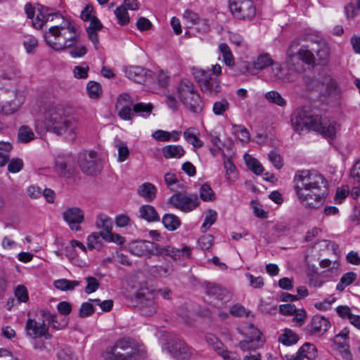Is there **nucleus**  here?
<instances>
[{
	"instance_id": "obj_1",
	"label": "nucleus",
	"mask_w": 360,
	"mask_h": 360,
	"mask_svg": "<svg viewBox=\"0 0 360 360\" xmlns=\"http://www.w3.org/2000/svg\"><path fill=\"white\" fill-rule=\"evenodd\" d=\"M294 189L300 202L309 209H318L328 195V181L316 171H298L294 177Z\"/></svg>"
},
{
	"instance_id": "obj_2",
	"label": "nucleus",
	"mask_w": 360,
	"mask_h": 360,
	"mask_svg": "<svg viewBox=\"0 0 360 360\" xmlns=\"http://www.w3.org/2000/svg\"><path fill=\"white\" fill-rule=\"evenodd\" d=\"M46 124L49 131L63 136L68 141H74L78 131L77 120L69 113L67 108L60 104L49 106L45 116Z\"/></svg>"
},
{
	"instance_id": "obj_3",
	"label": "nucleus",
	"mask_w": 360,
	"mask_h": 360,
	"mask_svg": "<svg viewBox=\"0 0 360 360\" xmlns=\"http://www.w3.org/2000/svg\"><path fill=\"white\" fill-rule=\"evenodd\" d=\"M60 25L51 26L44 34L46 44L57 51L65 50L76 44L80 33L77 27L68 20L62 18Z\"/></svg>"
},
{
	"instance_id": "obj_4",
	"label": "nucleus",
	"mask_w": 360,
	"mask_h": 360,
	"mask_svg": "<svg viewBox=\"0 0 360 360\" xmlns=\"http://www.w3.org/2000/svg\"><path fill=\"white\" fill-rule=\"evenodd\" d=\"M294 129L300 133L304 129L318 131L325 137L333 139L336 134V122L333 120L321 119L305 111L297 112L291 120Z\"/></svg>"
},
{
	"instance_id": "obj_5",
	"label": "nucleus",
	"mask_w": 360,
	"mask_h": 360,
	"mask_svg": "<svg viewBox=\"0 0 360 360\" xmlns=\"http://www.w3.org/2000/svg\"><path fill=\"white\" fill-rule=\"evenodd\" d=\"M298 40H294L290 45L287 51L286 65L289 70H294L299 72L302 68L300 61L308 65L316 63V57L313 53V50L309 49V46H302L298 51H296L299 46Z\"/></svg>"
},
{
	"instance_id": "obj_6",
	"label": "nucleus",
	"mask_w": 360,
	"mask_h": 360,
	"mask_svg": "<svg viewBox=\"0 0 360 360\" xmlns=\"http://www.w3.org/2000/svg\"><path fill=\"white\" fill-rule=\"evenodd\" d=\"M177 94L180 101L193 112H200L203 105L193 84L187 79L182 80L177 86Z\"/></svg>"
},
{
	"instance_id": "obj_7",
	"label": "nucleus",
	"mask_w": 360,
	"mask_h": 360,
	"mask_svg": "<svg viewBox=\"0 0 360 360\" xmlns=\"http://www.w3.org/2000/svg\"><path fill=\"white\" fill-rule=\"evenodd\" d=\"M142 353L140 347H136L134 342L129 338L117 340L108 354L106 360H129L132 356Z\"/></svg>"
},
{
	"instance_id": "obj_8",
	"label": "nucleus",
	"mask_w": 360,
	"mask_h": 360,
	"mask_svg": "<svg viewBox=\"0 0 360 360\" xmlns=\"http://www.w3.org/2000/svg\"><path fill=\"white\" fill-rule=\"evenodd\" d=\"M79 166L83 173L94 176L102 170V164L97 153L91 150L88 153H81L78 160Z\"/></svg>"
},
{
	"instance_id": "obj_9",
	"label": "nucleus",
	"mask_w": 360,
	"mask_h": 360,
	"mask_svg": "<svg viewBox=\"0 0 360 360\" xmlns=\"http://www.w3.org/2000/svg\"><path fill=\"white\" fill-rule=\"evenodd\" d=\"M168 203L176 209L188 212L198 207L200 202L195 194L187 195L179 192L169 198Z\"/></svg>"
},
{
	"instance_id": "obj_10",
	"label": "nucleus",
	"mask_w": 360,
	"mask_h": 360,
	"mask_svg": "<svg viewBox=\"0 0 360 360\" xmlns=\"http://www.w3.org/2000/svg\"><path fill=\"white\" fill-rule=\"evenodd\" d=\"M229 8L239 20H250L256 14V8L251 0H229Z\"/></svg>"
},
{
	"instance_id": "obj_11",
	"label": "nucleus",
	"mask_w": 360,
	"mask_h": 360,
	"mask_svg": "<svg viewBox=\"0 0 360 360\" xmlns=\"http://www.w3.org/2000/svg\"><path fill=\"white\" fill-rule=\"evenodd\" d=\"M25 331L27 335L32 339L44 338L45 340H50L52 338L49 332V326L45 323V319L37 321L29 318L26 321Z\"/></svg>"
},
{
	"instance_id": "obj_12",
	"label": "nucleus",
	"mask_w": 360,
	"mask_h": 360,
	"mask_svg": "<svg viewBox=\"0 0 360 360\" xmlns=\"http://www.w3.org/2000/svg\"><path fill=\"white\" fill-rule=\"evenodd\" d=\"M195 77L203 93L209 96H216L221 91L219 80L211 77L209 71L200 70Z\"/></svg>"
},
{
	"instance_id": "obj_13",
	"label": "nucleus",
	"mask_w": 360,
	"mask_h": 360,
	"mask_svg": "<svg viewBox=\"0 0 360 360\" xmlns=\"http://www.w3.org/2000/svg\"><path fill=\"white\" fill-rule=\"evenodd\" d=\"M349 328L345 327L334 337L333 340L336 351L343 360H353L349 345Z\"/></svg>"
},
{
	"instance_id": "obj_14",
	"label": "nucleus",
	"mask_w": 360,
	"mask_h": 360,
	"mask_svg": "<svg viewBox=\"0 0 360 360\" xmlns=\"http://www.w3.org/2000/svg\"><path fill=\"white\" fill-rule=\"evenodd\" d=\"M55 170L60 175L70 177L75 170V161L70 155H58L55 160Z\"/></svg>"
},
{
	"instance_id": "obj_15",
	"label": "nucleus",
	"mask_w": 360,
	"mask_h": 360,
	"mask_svg": "<svg viewBox=\"0 0 360 360\" xmlns=\"http://www.w3.org/2000/svg\"><path fill=\"white\" fill-rule=\"evenodd\" d=\"M63 217L72 231H80L79 224L83 222L84 214L79 207H72L66 209L63 213Z\"/></svg>"
},
{
	"instance_id": "obj_16",
	"label": "nucleus",
	"mask_w": 360,
	"mask_h": 360,
	"mask_svg": "<svg viewBox=\"0 0 360 360\" xmlns=\"http://www.w3.org/2000/svg\"><path fill=\"white\" fill-rule=\"evenodd\" d=\"M125 75L131 80L143 84L152 77V72L141 66H129L124 69Z\"/></svg>"
},
{
	"instance_id": "obj_17",
	"label": "nucleus",
	"mask_w": 360,
	"mask_h": 360,
	"mask_svg": "<svg viewBox=\"0 0 360 360\" xmlns=\"http://www.w3.org/2000/svg\"><path fill=\"white\" fill-rule=\"evenodd\" d=\"M153 243L148 240H136L128 245L129 251L138 257H150L153 252Z\"/></svg>"
},
{
	"instance_id": "obj_18",
	"label": "nucleus",
	"mask_w": 360,
	"mask_h": 360,
	"mask_svg": "<svg viewBox=\"0 0 360 360\" xmlns=\"http://www.w3.org/2000/svg\"><path fill=\"white\" fill-rule=\"evenodd\" d=\"M330 323L329 321L323 316H314L309 324L307 326V330L311 335L324 334L329 328Z\"/></svg>"
},
{
	"instance_id": "obj_19",
	"label": "nucleus",
	"mask_w": 360,
	"mask_h": 360,
	"mask_svg": "<svg viewBox=\"0 0 360 360\" xmlns=\"http://www.w3.org/2000/svg\"><path fill=\"white\" fill-rule=\"evenodd\" d=\"M139 308L142 315L150 316L157 312L158 307L154 296L148 293L139 297Z\"/></svg>"
},
{
	"instance_id": "obj_20",
	"label": "nucleus",
	"mask_w": 360,
	"mask_h": 360,
	"mask_svg": "<svg viewBox=\"0 0 360 360\" xmlns=\"http://www.w3.org/2000/svg\"><path fill=\"white\" fill-rule=\"evenodd\" d=\"M205 292L213 299L221 302H227L231 298V294L226 289L214 283H207L205 287Z\"/></svg>"
},
{
	"instance_id": "obj_21",
	"label": "nucleus",
	"mask_w": 360,
	"mask_h": 360,
	"mask_svg": "<svg viewBox=\"0 0 360 360\" xmlns=\"http://www.w3.org/2000/svg\"><path fill=\"white\" fill-rule=\"evenodd\" d=\"M14 98L4 102L2 105V109L0 112L4 115H11L17 112L25 101V97L22 94L13 92Z\"/></svg>"
},
{
	"instance_id": "obj_22",
	"label": "nucleus",
	"mask_w": 360,
	"mask_h": 360,
	"mask_svg": "<svg viewBox=\"0 0 360 360\" xmlns=\"http://www.w3.org/2000/svg\"><path fill=\"white\" fill-rule=\"evenodd\" d=\"M184 18L191 24V25H199L201 27H197L196 29L203 32H207L209 30V25L207 21L205 19H201L198 15L190 10H186L184 14Z\"/></svg>"
},
{
	"instance_id": "obj_23",
	"label": "nucleus",
	"mask_w": 360,
	"mask_h": 360,
	"mask_svg": "<svg viewBox=\"0 0 360 360\" xmlns=\"http://www.w3.org/2000/svg\"><path fill=\"white\" fill-rule=\"evenodd\" d=\"M95 224L97 229H101L99 233L102 238L105 237V234L108 235L112 231V220L104 214H99L97 216Z\"/></svg>"
},
{
	"instance_id": "obj_24",
	"label": "nucleus",
	"mask_w": 360,
	"mask_h": 360,
	"mask_svg": "<svg viewBox=\"0 0 360 360\" xmlns=\"http://www.w3.org/2000/svg\"><path fill=\"white\" fill-rule=\"evenodd\" d=\"M139 217L148 222L160 221V216L155 208L150 205H141L139 209Z\"/></svg>"
},
{
	"instance_id": "obj_25",
	"label": "nucleus",
	"mask_w": 360,
	"mask_h": 360,
	"mask_svg": "<svg viewBox=\"0 0 360 360\" xmlns=\"http://www.w3.org/2000/svg\"><path fill=\"white\" fill-rule=\"evenodd\" d=\"M137 193L147 202H152L156 197L157 188L153 184L146 182L138 187Z\"/></svg>"
},
{
	"instance_id": "obj_26",
	"label": "nucleus",
	"mask_w": 360,
	"mask_h": 360,
	"mask_svg": "<svg viewBox=\"0 0 360 360\" xmlns=\"http://www.w3.org/2000/svg\"><path fill=\"white\" fill-rule=\"evenodd\" d=\"M150 273L156 277L167 278L174 271V266L172 263L167 262L163 265H153L149 268Z\"/></svg>"
},
{
	"instance_id": "obj_27",
	"label": "nucleus",
	"mask_w": 360,
	"mask_h": 360,
	"mask_svg": "<svg viewBox=\"0 0 360 360\" xmlns=\"http://www.w3.org/2000/svg\"><path fill=\"white\" fill-rule=\"evenodd\" d=\"M162 153L165 159H179L183 157L186 152L180 145H168L162 148Z\"/></svg>"
},
{
	"instance_id": "obj_28",
	"label": "nucleus",
	"mask_w": 360,
	"mask_h": 360,
	"mask_svg": "<svg viewBox=\"0 0 360 360\" xmlns=\"http://www.w3.org/2000/svg\"><path fill=\"white\" fill-rule=\"evenodd\" d=\"M288 73H284L281 66L278 65L272 68V75L278 80L285 82H292L296 79L298 72L294 70H288Z\"/></svg>"
},
{
	"instance_id": "obj_29",
	"label": "nucleus",
	"mask_w": 360,
	"mask_h": 360,
	"mask_svg": "<svg viewBox=\"0 0 360 360\" xmlns=\"http://www.w3.org/2000/svg\"><path fill=\"white\" fill-rule=\"evenodd\" d=\"M191 250L188 246H184L181 249L169 246L167 255L174 260H181L191 257Z\"/></svg>"
},
{
	"instance_id": "obj_30",
	"label": "nucleus",
	"mask_w": 360,
	"mask_h": 360,
	"mask_svg": "<svg viewBox=\"0 0 360 360\" xmlns=\"http://www.w3.org/2000/svg\"><path fill=\"white\" fill-rule=\"evenodd\" d=\"M297 354L302 360L304 358L311 360L316 357L317 349L314 345L306 342L298 349Z\"/></svg>"
},
{
	"instance_id": "obj_31",
	"label": "nucleus",
	"mask_w": 360,
	"mask_h": 360,
	"mask_svg": "<svg viewBox=\"0 0 360 360\" xmlns=\"http://www.w3.org/2000/svg\"><path fill=\"white\" fill-rule=\"evenodd\" d=\"M176 346L179 348L173 357L177 360H188L193 354L192 349L183 341H176Z\"/></svg>"
},
{
	"instance_id": "obj_32",
	"label": "nucleus",
	"mask_w": 360,
	"mask_h": 360,
	"mask_svg": "<svg viewBox=\"0 0 360 360\" xmlns=\"http://www.w3.org/2000/svg\"><path fill=\"white\" fill-rule=\"evenodd\" d=\"M311 50L316 53V63L318 65H325L328 63L329 59V49L326 44H319L318 49L315 50L314 49H311Z\"/></svg>"
},
{
	"instance_id": "obj_33",
	"label": "nucleus",
	"mask_w": 360,
	"mask_h": 360,
	"mask_svg": "<svg viewBox=\"0 0 360 360\" xmlns=\"http://www.w3.org/2000/svg\"><path fill=\"white\" fill-rule=\"evenodd\" d=\"M274 60L268 53L258 56L253 61V67L257 70H262L270 65H274Z\"/></svg>"
},
{
	"instance_id": "obj_34",
	"label": "nucleus",
	"mask_w": 360,
	"mask_h": 360,
	"mask_svg": "<svg viewBox=\"0 0 360 360\" xmlns=\"http://www.w3.org/2000/svg\"><path fill=\"white\" fill-rule=\"evenodd\" d=\"M162 221L165 227L169 231H174L181 225L179 218L173 214H165L162 219Z\"/></svg>"
},
{
	"instance_id": "obj_35",
	"label": "nucleus",
	"mask_w": 360,
	"mask_h": 360,
	"mask_svg": "<svg viewBox=\"0 0 360 360\" xmlns=\"http://www.w3.org/2000/svg\"><path fill=\"white\" fill-rule=\"evenodd\" d=\"M298 335L292 330L285 328L278 338V341L286 346H290L297 342Z\"/></svg>"
},
{
	"instance_id": "obj_36",
	"label": "nucleus",
	"mask_w": 360,
	"mask_h": 360,
	"mask_svg": "<svg viewBox=\"0 0 360 360\" xmlns=\"http://www.w3.org/2000/svg\"><path fill=\"white\" fill-rule=\"evenodd\" d=\"M226 169L225 176L228 181H233L237 178V169L230 158H224L223 161Z\"/></svg>"
},
{
	"instance_id": "obj_37",
	"label": "nucleus",
	"mask_w": 360,
	"mask_h": 360,
	"mask_svg": "<svg viewBox=\"0 0 360 360\" xmlns=\"http://www.w3.org/2000/svg\"><path fill=\"white\" fill-rule=\"evenodd\" d=\"M79 284L78 281H70L65 278L54 281L55 288L63 291L73 290Z\"/></svg>"
},
{
	"instance_id": "obj_38",
	"label": "nucleus",
	"mask_w": 360,
	"mask_h": 360,
	"mask_svg": "<svg viewBox=\"0 0 360 360\" xmlns=\"http://www.w3.org/2000/svg\"><path fill=\"white\" fill-rule=\"evenodd\" d=\"M219 50L223 57L224 63L231 67L234 65V58L229 46L226 43H221L219 45Z\"/></svg>"
},
{
	"instance_id": "obj_39",
	"label": "nucleus",
	"mask_w": 360,
	"mask_h": 360,
	"mask_svg": "<svg viewBox=\"0 0 360 360\" xmlns=\"http://www.w3.org/2000/svg\"><path fill=\"white\" fill-rule=\"evenodd\" d=\"M244 159L248 167L256 174H260L263 172L264 168L260 162L251 155L245 154Z\"/></svg>"
},
{
	"instance_id": "obj_40",
	"label": "nucleus",
	"mask_w": 360,
	"mask_h": 360,
	"mask_svg": "<svg viewBox=\"0 0 360 360\" xmlns=\"http://www.w3.org/2000/svg\"><path fill=\"white\" fill-rule=\"evenodd\" d=\"M18 141L21 143H28L34 139V134L27 126H21L18 129Z\"/></svg>"
},
{
	"instance_id": "obj_41",
	"label": "nucleus",
	"mask_w": 360,
	"mask_h": 360,
	"mask_svg": "<svg viewBox=\"0 0 360 360\" xmlns=\"http://www.w3.org/2000/svg\"><path fill=\"white\" fill-rule=\"evenodd\" d=\"M322 87H325V94L330 96L335 94L338 90V84L336 81L330 76H326L321 82Z\"/></svg>"
},
{
	"instance_id": "obj_42",
	"label": "nucleus",
	"mask_w": 360,
	"mask_h": 360,
	"mask_svg": "<svg viewBox=\"0 0 360 360\" xmlns=\"http://www.w3.org/2000/svg\"><path fill=\"white\" fill-rule=\"evenodd\" d=\"M200 198L205 202L214 201L215 200V194L211 186L207 184L201 185L199 189Z\"/></svg>"
},
{
	"instance_id": "obj_43",
	"label": "nucleus",
	"mask_w": 360,
	"mask_h": 360,
	"mask_svg": "<svg viewBox=\"0 0 360 360\" xmlns=\"http://www.w3.org/2000/svg\"><path fill=\"white\" fill-rule=\"evenodd\" d=\"M86 91L89 96L93 99L98 98L102 94L101 84L94 81H90L87 83Z\"/></svg>"
},
{
	"instance_id": "obj_44",
	"label": "nucleus",
	"mask_w": 360,
	"mask_h": 360,
	"mask_svg": "<svg viewBox=\"0 0 360 360\" xmlns=\"http://www.w3.org/2000/svg\"><path fill=\"white\" fill-rule=\"evenodd\" d=\"M255 330V337L251 338L248 340H243L239 342L240 348L243 351H249L253 347L254 341L256 340L258 343H259L262 340V333L257 329Z\"/></svg>"
},
{
	"instance_id": "obj_45",
	"label": "nucleus",
	"mask_w": 360,
	"mask_h": 360,
	"mask_svg": "<svg viewBox=\"0 0 360 360\" xmlns=\"http://www.w3.org/2000/svg\"><path fill=\"white\" fill-rule=\"evenodd\" d=\"M115 146L118 150L117 161L120 162H124L129 156V150L127 144L120 140H117L115 142Z\"/></svg>"
},
{
	"instance_id": "obj_46",
	"label": "nucleus",
	"mask_w": 360,
	"mask_h": 360,
	"mask_svg": "<svg viewBox=\"0 0 360 360\" xmlns=\"http://www.w3.org/2000/svg\"><path fill=\"white\" fill-rule=\"evenodd\" d=\"M33 348L37 351L50 352L53 348V345L50 340H45L44 338H38L34 339Z\"/></svg>"
},
{
	"instance_id": "obj_47",
	"label": "nucleus",
	"mask_w": 360,
	"mask_h": 360,
	"mask_svg": "<svg viewBox=\"0 0 360 360\" xmlns=\"http://www.w3.org/2000/svg\"><path fill=\"white\" fill-rule=\"evenodd\" d=\"M207 341L208 342H212L213 345V349L220 355L222 358L226 357V355L229 354L230 351H228L224 349V346L221 342L218 340L217 338L214 335H211L207 337Z\"/></svg>"
},
{
	"instance_id": "obj_48",
	"label": "nucleus",
	"mask_w": 360,
	"mask_h": 360,
	"mask_svg": "<svg viewBox=\"0 0 360 360\" xmlns=\"http://www.w3.org/2000/svg\"><path fill=\"white\" fill-rule=\"evenodd\" d=\"M41 316L48 321L49 323H52L53 328L60 330L66 326V323L60 324L56 321L57 316L56 314H51L49 311L46 309H41L39 311Z\"/></svg>"
},
{
	"instance_id": "obj_49",
	"label": "nucleus",
	"mask_w": 360,
	"mask_h": 360,
	"mask_svg": "<svg viewBox=\"0 0 360 360\" xmlns=\"http://www.w3.org/2000/svg\"><path fill=\"white\" fill-rule=\"evenodd\" d=\"M37 11H39V15L42 16V18H44L46 19V22L49 20L50 17H51V20H53V17L63 18L59 13L54 12L53 9L45 7L41 4H37Z\"/></svg>"
},
{
	"instance_id": "obj_50",
	"label": "nucleus",
	"mask_w": 360,
	"mask_h": 360,
	"mask_svg": "<svg viewBox=\"0 0 360 360\" xmlns=\"http://www.w3.org/2000/svg\"><path fill=\"white\" fill-rule=\"evenodd\" d=\"M356 274L354 272H348L345 274L340 278V282L336 286V289L339 291H342L345 288L352 283L356 279Z\"/></svg>"
},
{
	"instance_id": "obj_51",
	"label": "nucleus",
	"mask_w": 360,
	"mask_h": 360,
	"mask_svg": "<svg viewBox=\"0 0 360 360\" xmlns=\"http://www.w3.org/2000/svg\"><path fill=\"white\" fill-rule=\"evenodd\" d=\"M230 104L226 99H221L216 101L213 104V112L216 115H222L225 112L229 110Z\"/></svg>"
},
{
	"instance_id": "obj_52",
	"label": "nucleus",
	"mask_w": 360,
	"mask_h": 360,
	"mask_svg": "<svg viewBox=\"0 0 360 360\" xmlns=\"http://www.w3.org/2000/svg\"><path fill=\"white\" fill-rule=\"evenodd\" d=\"M266 98L271 103H275L279 106H284L286 105L285 100L281 95L276 91H271L266 94Z\"/></svg>"
},
{
	"instance_id": "obj_53",
	"label": "nucleus",
	"mask_w": 360,
	"mask_h": 360,
	"mask_svg": "<svg viewBox=\"0 0 360 360\" xmlns=\"http://www.w3.org/2000/svg\"><path fill=\"white\" fill-rule=\"evenodd\" d=\"M152 110L153 105L150 103H139L133 105V112L142 116L150 115Z\"/></svg>"
},
{
	"instance_id": "obj_54",
	"label": "nucleus",
	"mask_w": 360,
	"mask_h": 360,
	"mask_svg": "<svg viewBox=\"0 0 360 360\" xmlns=\"http://www.w3.org/2000/svg\"><path fill=\"white\" fill-rule=\"evenodd\" d=\"M101 237L99 233L94 232L90 234L87 238V248L90 250L100 249L101 248Z\"/></svg>"
},
{
	"instance_id": "obj_55",
	"label": "nucleus",
	"mask_w": 360,
	"mask_h": 360,
	"mask_svg": "<svg viewBox=\"0 0 360 360\" xmlns=\"http://www.w3.org/2000/svg\"><path fill=\"white\" fill-rule=\"evenodd\" d=\"M132 105H117V109H118V115L120 117L124 120H130L132 118L134 115L133 108L131 109Z\"/></svg>"
},
{
	"instance_id": "obj_56",
	"label": "nucleus",
	"mask_w": 360,
	"mask_h": 360,
	"mask_svg": "<svg viewBox=\"0 0 360 360\" xmlns=\"http://www.w3.org/2000/svg\"><path fill=\"white\" fill-rule=\"evenodd\" d=\"M115 14L117 18L119 23L121 25H126L129 21V14L127 13V8L124 6H120L117 8L115 11Z\"/></svg>"
},
{
	"instance_id": "obj_57",
	"label": "nucleus",
	"mask_w": 360,
	"mask_h": 360,
	"mask_svg": "<svg viewBox=\"0 0 360 360\" xmlns=\"http://www.w3.org/2000/svg\"><path fill=\"white\" fill-rule=\"evenodd\" d=\"M233 133L243 142L250 139L249 132L243 125H233Z\"/></svg>"
},
{
	"instance_id": "obj_58",
	"label": "nucleus",
	"mask_w": 360,
	"mask_h": 360,
	"mask_svg": "<svg viewBox=\"0 0 360 360\" xmlns=\"http://www.w3.org/2000/svg\"><path fill=\"white\" fill-rule=\"evenodd\" d=\"M217 213L215 210H209L206 212L205 218L202 226V229H205L202 231H206L217 220Z\"/></svg>"
},
{
	"instance_id": "obj_59",
	"label": "nucleus",
	"mask_w": 360,
	"mask_h": 360,
	"mask_svg": "<svg viewBox=\"0 0 360 360\" xmlns=\"http://www.w3.org/2000/svg\"><path fill=\"white\" fill-rule=\"evenodd\" d=\"M89 68L86 63H82L81 65H77L73 69L74 77L77 79H86Z\"/></svg>"
},
{
	"instance_id": "obj_60",
	"label": "nucleus",
	"mask_w": 360,
	"mask_h": 360,
	"mask_svg": "<svg viewBox=\"0 0 360 360\" xmlns=\"http://www.w3.org/2000/svg\"><path fill=\"white\" fill-rule=\"evenodd\" d=\"M184 137L187 142L195 148H201L203 146V142L195 134L190 132L189 129L184 132Z\"/></svg>"
},
{
	"instance_id": "obj_61",
	"label": "nucleus",
	"mask_w": 360,
	"mask_h": 360,
	"mask_svg": "<svg viewBox=\"0 0 360 360\" xmlns=\"http://www.w3.org/2000/svg\"><path fill=\"white\" fill-rule=\"evenodd\" d=\"M14 293L18 299V303L27 302L29 300L27 290L24 285H18L15 289Z\"/></svg>"
},
{
	"instance_id": "obj_62",
	"label": "nucleus",
	"mask_w": 360,
	"mask_h": 360,
	"mask_svg": "<svg viewBox=\"0 0 360 360\" xmlns=\"http://www.w3.org/2000/svg\"><path fill=\"white\" fill-rule=\"evenodd\" d=\"M23 167V161L20 158H13L8 162V170L11 173H17Z\"/></svg>"
},
{
	"instance_id": "obj_63",
	"label": "nucleus",
	"mask_w": 360,
	"mask_h": 360,
	"mask_svg": "<svg viewBox=\"0 0 360 360\" xmlns=\"http://www.w3.org/2000/svg\"><path fill=\"white\" fill-rule=\"evenodd\" d=\"M94 313V308L91 303L90 302H84L83 303L79 311V316L81 318H86Z\"/></svg>"
},
{
	"instance_id": "obj_64",
	"label": "nucleus",
	"mask_w": 360,
	"mask_h": 360,
	"mask_svg": "<svg viewBox=\"0 0 360 360\" xmlns=\"http://www.w3.org/2000/svg\"><path fill=\"white\" fill-rule=\"evenodd\" d=\"M58 360H74V355L69 347H61L57 353Z\"/></svg>"
}]
</instances>
